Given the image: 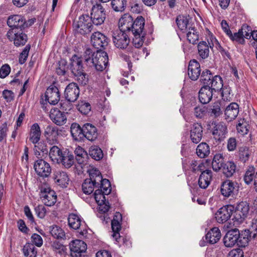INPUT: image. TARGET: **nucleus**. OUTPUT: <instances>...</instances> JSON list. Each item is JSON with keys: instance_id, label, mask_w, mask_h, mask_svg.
Here are the masks:
<instances>
[{"instance_id": "f257e3e1", "label": "nucleus", "mask_w": 257, "mask_h": 257, "mask_svg": "<svg viewBox=\"0 0 257 257\" xmlns=\"http://www.w3.org/2000/svg\"><path fill=\"white\" fill-rule=\"evenodd\" d=\"M89 178L86 179L82 185V189L86 194H91L95 189L101 190V193L109 194L111 191L109 181L102 179L100 172L96 168L89 170Z\"/></svg>"}, {"instance_id": "f03ea898", "label": "nucleus", "mask_w": 257, "mask_h": 257, "mask_svg": "<svg viewBox=\"0 0 257 257\" xmlns=\"http://www.w3.org/2000/svg\"><path fill=\"white\" fill-rule=\"evenodd\" d=\"M133 26L130 35L132 34L133 38V43L137 48H139L143 45L146 32L144 30L145 23V19L142 16L138 17L135 20L133 21Z\"/></svg>"}, {"instance_id": "7ed1b4c3", "label": "nucleus", "mask_w": 257, "mask_h": 257, "mask_svg": "<svg viewBox=\"0 0 257 257\" xmlns=\"http://www.w3.org/2000/svg\"><path fill=\"white\" fill-rule=\"evenodd\" d=\"M71 60V70L72 73L76 77L77 80L79 83L82 84H86L87 80L86 77V74L83 70L82 60L80 58L74 55Z\"/></svg>"}, {"instance_id": "20e7f679", "label": "nucleus", "mask_w": 257, "mask_h": 257, "mask_svg": "<svg viewBox=\"0 0 257 257\" xmlns=\"http://www.w3.org/2000/svg\"><path fill=\"white\" fill-rule=\"evenodd\" d=\"M91 18L88 15H83L79 18L77 23L74 25L77 33L82 35L89 34L93 30V25Z\"/></svg>"}, {"instance_id": "39448f33", "label": "nucleus", "mask_w": 257, "mask_h": 257, "mask_svg": "<svg viewBox=\"0 0 257 257\" xmlns=\"http://www.w3.org/2000/svg\"><path fill=\"white\" fill-rule=\"evenodd\" d=\"M68 225L70 228L78 230L80 234L84 235L87 233L86 224L80 216L75 213H71L68 216Z\"/></svg>"}, {"instance_id": "423d86ee", "label": "nucleus", "mask_w": 257, "mask_h": 257, "mask_svg": "<svg viewBox=\"0 0 257 257\" xmlns=\"http://www.w3.org/2000/svg\"><path fill=\"white\" fill-rule=\"evenodd\" d=\"M71 257H85L86 254L87 244L81 240L76 239L69 244Z\"/></svg>"}, {"instance_id": "0eeeda50", "label": "nucleus", "mask_w": 257, "mask_h": 257, "mask_svg": "<svg viewBox=\"0 0 257 257\" xmlns=\"http://www.w3.org/2000/svg\"><path fill=\"white\" fill-rule=\"evenodd\" d=\"M249 210V204L246 201L239 202L234 209L233 218L234 221L241 223L246 218L248 214Z\"/></svg>"}, {"instance_id": "6e6552de", "label": "nucleus", "mask_w": 257, "mask_h": 257, "mask_svg": "<svg viewBox=\"0 0 257 257\" xmlns=\"http://www.w3.org/2000/svg\"><path fill=\"white\" fill-rule=\"evenodd\" d=\"M130 34L115 30L113 33V42L116 47L120 49H125L130 42Z\"/></svg>"}, {"instance_id": "1a4fd4ad", "label": "nucleus", "mask_w": 257, "mask_h": 257, "mask_svg": "<svg viewBox=\"0 0 257 257\" xmlns=\"http://www.w3.org/2000/svg\"><path fill=\"white\" fill-rule=\"evenodd\" d=\"M93 25L99 26L102 24L106 18L104 9L101 4L94 5L91 9V16Z\"/></svg>"}, {"instance_id": "9d476101", "label": "nucleus", "mask_w": 257, "mask_h": 257, "mask_svg": "<svg viewBox=\"0 0 257 257\" xmlns=\"http://www.w3.org/2000/svg\"><path fill=\"white\" fill-rule=\"evenodd\" d=\"M239 186L236 182L228 180L224 181L221 186V194L225 197H234L237 194Z\"/></svg>"}, {"instance_id": "9b49d317", "label": "nucleus", "mask_w": 257, "mask_h": 257, "mask_svg": "<svg viewBox=\"0 0 257 257\" xmlns=\"http://www.w3.org/2000/svg\"><path fill=\"white\" fill-rule=\"evenodd\" d=\"M7 36L11 41H14V45L17 47L24 46L28 40V37L26 34L22 31H17L16 29L9 30Z\"/></svg>"}, {"instance_id": "f8f14e48", "label": "nucleus", "mask_w": 257, "mask_h": 257, "mask_svg": "<svg viewBox=\"0 0 257 257\" xmlns=\"http://www.w3.org/2000/svg\"><path fill=\"white\" fill-rule=\"evenodd\" d=\"M108 63L107 54L102 51H96L95 57H94V65L90 68H94L97 71H102L107 67Z\"/></svg>"}, {"instance_id": "ddd939ff", "label": "nucleus", "mask_w": 257, "mask_h": 257, "mask_svg": "<svg viewBox=\"0 0 257 257\" xmlns=\"http://www.w3.org/2000/svg\"><path fill=\"white\" fill-rule=\"evenodd\" d=\"M212 124L211 131L214 138L219 142L223 141L227 133L226 125L223 122H213Z\"/></svg>"}, {"instance_id": "4468645a", "label": "nucleus", "mask_w": 257, "mask_h": 257, "mask_svg": "<svg viewBox=\"0 0 257 257\" xmlns=\"http://www.w3.org/2000/svg\"><path fill=\"white\" fill-rule=\"evenodd\" d=\"M234 211V206L228 205L222 207L215 213V218L217 222L223 223L231 216Z\"/></svg>"}, {"instance_id": "2eb2a0df", "label": "nucleus", "mask_w": 257, "mask_h": 257, "mask_svg": "<svg viewBox=\"0 0 257 257\" xmlns=\"http://www.w3.org/2000/svg\"><path fill=\"white\" fill-rule=\"evenodd\" d=\"M40 197L44 204L48 206L54 205L57 201L55 192L49 187L42 188Z\"/></svg>"}, {"instance_id": "dca6fc26", "label": "nucleus", "mask_w": 257, "mask_h": 257, "mask_svg": "<svg viewBox=\"0 0 257 257\" xmlns=\"http://www.w3.org/2000/svg\"><path fill=\"white\" fill-rule=\"evenodd\" d=\"M34 168L37 174L42 177H47L51 172L50 164L43 159L36 161Z\"/></svg>"}, {"instance_id": "f3484780", "label": "nucleus", "mask_w": 257, "mask_h": 257, "mask_svg": "<svg viewBox=\"0 0 257 257\" xmlns=\"http://www.w3.org/2000/svg\"><path fill=\"white\" fill-rule=\"evenodd\" d=\"M90 41L94 48L99 50L104 48L108 44L107 38L99 32H94L91 35Z\"/></svg>"}, {"instance_id": "a211bd4d", "label": "nucleus", "mask_w": 257, "mask_h": 257, "mask_svg": "<svg viewBox=\"0 0 257 257\" xmlns=\"http://www.w3.org/2000/svg\"><path fill=\"white\" fill-rule=\"evenodd\" d=\"M103 192L101 193V190H95L94 193V198L97 203L98 207V210L100 213H104L107 212L110 208L108 201H106L105 195Z\"/></svg>"}, {"instance_id": "6ab92c4d", "label": "nucleus", "mask_w": 257, "mask_h": 257, "mask_svg": "<svg viewBox=\"0 0 257 257\" xmlns=\"http://www.w3.org/2000/svg\"><path fill=\"white\" fill-rule=\"evenodd\" d=\"M134 19L128 14L123 15L120 19L118 22V31L123 33L130 34V32L132 28Z\"/></svg>"}, {"instance_id": "aec40b11", "label": "nucleus", "mask_w": 257, "mask_h": 257, "mask_svg": "<svg viewBox=\"0 0 257 257\" xmlns=\"http://www.w3.org/2000/svg\"><path fill=\"white\" fill-rule=\"evenodd\" d=\"M45 97V100L50 104H56L60 100V97L58 88L55 86L51 85L47 89Z\"/></svg>"}, {"instance_id": "412c9836", "label": "nucleus", "mask_w": 257, "mask_h": 257, "mask_svg": "<svg viewBox=\"0 0 257 257\" xmlns=\"http://www.w3.org/2000/svg\"><path fill=\"white\" fill-rule=\"evenodd\" d=\"M79 88L75 83L69 84L65 88L64 95L66 99L69 102L75 101L79 95Z\"/></svg>"}, {"instance_id": "4be33fe9", "label": "nucleus", "mask_w": 257, "mask_h": 257, "mask_svg": "<svg viewBox=\"0 0 257 257\" xmlns=\"http://www.w3.org/2000/svg\"><path fill=\"white\" fill-rule=\"evenodd\" d=\"M8 25L12 29H16L17 31H22L24 30L25 18L21 15H14L10 16L7 21Z\"/></svg>"}, {"instance_id": "5701e85b", "label": "nucleus", "mask_w": 257, "mask_h": 257, "mask_svg": "<svg viewBox=\"0 0 257 257\" xmlns=\"http://www.w3.org/2000/svg\"><path fill=\"white\" fill-rule=\"evenodd\" d=\"M201 68L199 63L195 59L190 61L188 68V74L192 80H196L200 75Z\"/></svg>"}, {"instance_id": "b1692460", "label": "nucleus", "mask_w": 257, "mask_h": 257, "mask_svg": "<svg viewBox=\"0 0 257 257\" xmlns=\"http://www.w3.org/2000/svg\"><path fill=\"white\" fill-rule=\"evenodd\" d=\"M239 111V105L237 103H230L224 109L225 119L228 121L234 120L237 116Z\"/></svg>"}, {"instance_id": "393cba45", "label": "nucleus", "mask_w": 257, "mask_h": 257, "mask_svg": "<svg viewBox=\"0 0 257 257\" xmlns=\"http://www.w3.org/2000/svg\"><path fill=\"white\" fill-rule=\"evenodd\" d=\"M51 120L57 125H62L67 121L66 115L58 108L52 109L49 114Z\"/></svg>"}, {"instance_id": "a878e982", "label": "nucleus", "mask_w": 257, "mask_h": 257, "mask_svg": "<svg viewBox=\"0 0 257 257\" xmlns=\"http://www.w3.org/2000/svg\"><path fill=\"white\" fill-rule=\"evenodd\" d=\"M239 237V230L237 229L228 231L223 238V242L225 246L232 247L237 243Z\"/></svg>"}, {"instance_id": "bb28decb", "label": "nucleus", "mask_w": 257, "mask_h": 257, "mask_svg": "<svg viewBox=\"0 0 257 257\" xmlns=\"http://www.w3.org/2000/svg\"><path fill=\"white\" fill-rule=\"evenodd\" d=\"M203 136V127L198 123H194L191 126L190 137L192 143L198 144L200 142Z\"/></svg>"}, {"instance_id": "cd10ccee", "label": "nucleus", "mask_w": 257, "mask_h": 257, "mask_svg": "<svg viewBox=\"0 0 257 257\" xmlns=\"http://www.w3.org/2000/svg\"><path fill=\"white\" fill-rule=\"evenodd\" d=\"M44 135L49 144L54 145L58 143L59 132L57 127L47 126L44 132Z\"/></svg>"}, {"instance_id": "c85d7f7f", "label": "nucleus", "mask_w": 257, "mask_h": 257, "mask_svg": "<svg viewBox=\"0 0 257 257\" xmlns=\"http://www.w3.org/2000/svg\"><path fill=\"white\" fill-rule=\"evenodd\" d=\"M57 163L61 164L67 169L71 168L74 163V157L72 152L68 150L63 151V154Z\"/></svg>"}, {"instance_id": "c756f323", "label": "nucleus", "mask_w": 257, "mask_h": 257, "mask_svg": "<svg viewBox=\"0 0 257 257\" xmlns=\"http://www.w3.org/2000/svg\"><path fill=\"white\" fill-rule=\"evenodd\" d=\"M97 130L94 125L89 123L83 125V137H85L88 140L93 141L97 138Z\"/></svg>"}, {"instance_id": "7c9ffc66", "label": "nucleus", "mask_w": 257, "mask_h": 257, "mask_svg": "<svg viewBox=\"0 0 257 257\" xmlns=\"http://www.w3.org/2000/svg\"><path fill=\"white\" fill-rule=\"evenodd\" d=\"M213 91L210 86L204 85L199 92V99L202 104L209 103L212 98Z\"/></svg>"}, {"instance_id": "2f4dec72", "label": "nucleus", "mask_w": 257, "mask_h": 257, "mask_svg": "<svg viewBox=\"0 0 257 257\" xmlns=\"http://www.w3.org/2000/svg\"><path fill=\"white\" fill-rule=\"evenodd\" d=\"M41 136L40 127L38 123L32 125L29 132V139L32 144H37L40 141Z\"/></svg>"}, {"instance_id": "473e14b6", "label": "nucleus", "mask_w": 257, "mask_h": 257, "mask_svg": "<svg viewBox=\"0 0 257 257\" xmlns=\"http://www.w3.org/2000/svg\"><path fill=\"white\" fill-rule=\"evenodd\" d=\"M55 182L62 188L67 187L69 178L67 174L63 171H58L54 175Z\"/></svg>"}, {"instance_id": "72a5a7b5", "label": "nucleus", "mask_w": 257, "mask_h": 257, "mask_svg": "<svg viewBox=\"0 0 257 257\" xmlns=\"http://www.w3.org/2000/svg\"><path fill=\"white\" fill-rule=\"evenodd\" d=\"M221 236V232L219 228L213 227L206 234L205 240L206 242L209 244H215L219 241Z\"/></svg>"}, {"instance_id": "f704fd0d", "label": "nucleus", "mask_w": 257, "mask_h": 257, "mask_svg": "<svg viewBox=\"0 0 257 257\" xmlns=\"http://www.w3.org/2000/svg\"><path fill=\"white\" fill-rule=\"evenodd\" d=\"M212 171L206 170L203 171L200 175L198 180V184L200 188L205 189L210 184L212 180Z\"/></svg>"}, {"instance_id": "c9c22d12", "label": "nucleus", "mask_w": 257, "mask_h": 257, "mask_svg": "<svg viewBox=\"0 0 257 257\" xmlns=\"http://www.w3.org/2000/svg\"><path fill=\"white\" fill-rule=\"evenodd\" d=\"M96 52L93 51L91 48H85L82 58L84 63L89 67L94 65V57H95Z\"/></svg>"}, {"instance_id": "e433bc0d", "label": "nucleus", "mask_w": 257, "mask_h": 257, "mask_svg": "<svg viewBox=\"0 0 257 257\" xmlns=\"http://www.w3.org/2000/svg\"><path fill=\"white\" fill-rule=\"evenodd\" d=\"M222 102L216 101L209 106L207 111L210 116L217 117L222 114Z\"/></svg>"}, {"instance_id": "4c0bfd02", "label": "nucleus", "mask_w": 257, "mask_h": 257, "mask_svg": "<svg viewBox=\"0 0 257 257\" xmlns=\"http://www.w3.org/2000/svg\"><path fill=\"white\" fill-rule=\"evenodd\" d=\"M209 48H211V46L205 41H201L198 43L197 46L198 54L201 59H205L209 57Z\"/></svg>"}, {"instance_id": "58836bf2", "label": "nucleus", "mask_w": 257, "mask_h": 257, "mask_svg": "<svg viewBox=\"0 0 257 257\" xmlns=\"http://www.w3.org/2000/svg\"><path fill=\"white\" fill-rule=\"evenodd\" d=\"M251 233L249 230H244L241 233L239 232V237L237 239V244L241 247H245L248 244L251 238Z\"/></svg>"}, {"instance_id": "ea45409f", "label": "nucleus", "mask_w": 257, "mask_h": 257, "mask_svg": "<svg viewBox=\"0 0 257 257\" xmlns=\"http://www.w3.org/2000/svg\"><path fill=\"white\" fill-rule=\"evenodd\" d=\"M236 170V166L235 163L232 161H228L225 163L221 170L224 176L229 178L233 175Z\"/></svg>"}, {"instance_id": "a19ab883", "label": "nucleus", "mask_w": 257, "mask_h": 257, "mask_svg": "<svg viewBox=\"0 0 257 257\" xmlns=\"http://www.w3.org/2000/svg\"><path fill=\"white\" fill-rule=\"evenodd\" d=\"M35 145L34 147V153L38 158L42 157L44 155H47L48 153L47 145L43 142H38Z\"/></svg>"}, {"instance_id": "79ce46f5", "label": "nucleus", "mask_w": 257, "mask_h": 257, "mask_svg": "<svg viewBox=\"0 0 257 257\" xmlns=\"http://www.w3.org/2000/svg\"><path fill=\"white\" fill-rule=\"evenodd\" d=\"M70 131L75 140L78 141L83 138V126L81 128L78 123H73L71 125Z\"/></svg>"}, {"instance_id": "37998d69", "label": "nucleus", "mask_w": 257, "mask_h": 257, "mask_svg": "<svg viewBox=\"0 0 257 257\" xmlns=\"http://www.w3.org/2000/svg\"><path fill=\"white\" fill-rule=\"evenodd\" d=\"M49 231L51 235L56 239H64L65 238V231L57 225L50 226Z\"/></svg>"}, {"instance_id": "c03bdc74", "label": "nucleus", "mask_w": 257, "mask_h": 257, "mask_svg": "<svg viewBox=\"0 0 257 257\" xmlns=\"http://www.w3.org/2000/svg\"><path fill=\"white\" fill-rule=\"evenodd\" d=\"M255 169L253 166H248L243 177L244 182L247 185L250 184L255 177Z\"/></svg>"}, {"instance_id": "a18cd8bd", "label": "nucleus", "mask_w": 257, "mask_h": 257, "mask_svg": "<svg viewBox=\"0 0 257 257\" xmlns=\"http://www.w3.org/2000/svg\"><path fill=\"white\" fill-rule=\"evenodd\" d=\"M186 32V37L189 42L192 44H196L199 40V35L197 30L194 27H189Z\"/></svg>"}, {"instance_id": "49530a36", "label": "nucleus", "mask_w": 257, "mask_h": 257, "mask_svg": "<svg viewBox=\"0 0 257 257\" xmlns=\"http://www.w3.org/2000/svg\"><path fill=\"white\" fill-rule=\"evenodd\" d=\"M196 154L200 158H204L210 154L209 146L206 143H200L197 147Z\"/></svg>"}, {"instance_id": "de8ad7c7", "label": "nucleus", "mask_w": 257, "mask_h": 257, "mask_svg": "<svg viewBox=\"0 0 257 257\" xmlns=\"http://www.w3.org/2000/svg\"><path fill=\"white\" fill-rule=\"evenodd\" d=\"M225 163L224 159L221 154H216L214 156L212 162V167L214 171L217 172L221 170Z\"/></svg>"}, {"instance_id": "09e8293b", "label": "nucleus", "mask_w": 257, "mask_h": 257, "mask_svg": "<svg viewBox=\"0 0 257 257\" xmlns=\"http://www.w3.org/2000/svg\"><path fill=\"white\" fill-rule=\"evenodd\" d=\"M63 154V151L58 147L54 146L50 148L49 157L53 162L57 163Z\"/></svg>"}, {"instance_id": "8fccbe9b", "label": "nucleus", "mask_w": 257, "mask_h": 257, "mask_svg": "<svg viewBox=\"0 0 257 257\" xmlns=\"http://www.w3.org/2000/svg\"><path fill=\"white\" fill-rule=\"evenodd\" d=\"M176 23L179 29L183 32H186L190 27L188 18L185 16H179L177 17Z\"/></svg>"}, {"instance_id": "3c124183", "label": "nucleus", "mask_w": 257, "mask_h": 257, "mask_svg": "<svg viewBox=\"0 0 257 257\" xmlns=\"http://www.w3.org/2000/svg\"><path fill=\"white\" fill-rule=\"evenodd\" d=\"M89 154L92 159L96 161L101 160L103 157L102 151L97 146H92L89 148Z\"/></svg>"}, {"instance_id": "603ef678", "label": "nucleus", "mask_w": 257, "mask_h": 257, "mask_svg": "<svg viewBox=\"0 0 257 257\" xmlns=\"http://www.w3.org/2000/svg\"><path fill=\"white\" fill-rule=\"evenodd\" d=\"M23 253L26 257H36L37 251L34 245L31 243H26L23 248Z\"/></svg>"}, {"instance_id": "864d4df0", "label": "nucleus", "mask_w": 257, "mask_h": 257, "mask_svg": "<svg viewBox=\"0 0 257 257\" xmlns=\"http://www.w3.org/2000/svg\"><path fill=\"white\" fill-rule=\"evenodd\" d=\"M210 88L215 91H218L222 88L223 81L221 77L216 75L212 78L210 82Z\"/></svg>"}, {"instance_id": "5fc2aeb1", "label": "nucleus", "mask_w": 257, "mask_h": 257, "mask_svg": "<svg viewBox=\"0 0 257 257\" xmlns=\"http://www.w3.org/2000/svg\"><path fill=\"white\" fill-rule=\"evenodd\" d=\"M75 159L79 164H83L87 156V154L83 148L77 147L75 150Z\"/></svg>"}, {"instance_id": "6e6d98bb", "label": "nucleus", "mask_w": 257, "mask_h": 257, "mask_svg": "<svg viewBox=\"0 0 257 257\" xmlns=\"http://www.w3.org/2000/svg\"><path fill=\"white\" fill-rule=\"evenodd\" d=\"M249 125L244 119H240L236 125L237 133L241 135H244L248 132Z\"/></svg>"}, {"instance_id": "4d7b16f0", "label": "nucleus", "mask_w": 257, "mask_h": 257, "mask_svg": "<svg viewBox=\"0 0 257 257\" xmlns=\"http://www.w3.org/2000/svg\"><path fill=\"white\" fill-rule=\"evenodd\" d=\"M68 69L67 62L65 59H61L57 63L56 72L59 75H64Z\"/></svg>"}, {"instance_id": "13d9d810", "label": "nucleus", "mask_w": 257, "mask_h": 257, "mask_svg": "<svg viewBox=\"0 0 257 257\" xmlns=\"http://www.w3.org/2000/svg\"><path fill=\"white\" fill-rule=\"evenodd\" d=\"M126 0H112V8L116 12H123L126 7Z\"/></svg>"}, {"instance_id": "bf43d9fd", "label": "nucleus", "mask_w": 257, "mask_h": 257, "mask_svg": "<svg viewBox=\"0 0 257 257\" xmlns=\"http://www.w3.org/2000/svg\"><path fill=\"white\" fill-rule=\"evenodd\" d=\"M251 154V151L246 146H242L239 149V157L243 163L247 161Z\"/></svg>"}, {"instance_id": "052dcab7", "label": "nucleus", "mask_w": 257, "mask_h": 257, "mask_svg": "<svg viewBox=\"0 0 257 257\" xmlns=\"http://www.w3.org/2000/svg\"><path fill=\"white\" fill-rule=\"evenodd\" d=\"M111 228L113 233L112 237L117 242H119L118 239H120V235L119 234V230L121 228V223L120 222L117 221L112 220L111 221Z\"/></svg>"}, {"instance_id": "680f3d73", "label": "nucleus", "mask_w": 257, "mask_h": 257, "mask_svg": "<svg viewBox=\"0 0 257 257\" xmlns=\"http://www.w3.org/2000/svg\"><path fill=\"white\" fill-rule=\"evenodd\" d=\"M212 78L213 76L210 71L206 69L202 72L200 76V81L204 85L210 86Z\"/></svg>"}, {"instance_id": "e2e57ef3", "label": "nucleus", "mask_w": 257, "mask_h": 257, "mask_svg": "<svg viewBox=\"0 0 257 257\" xmlns=\"http://www.w3.org/2000/svg\"><path fill=\"white\" fill-rule=\"evenodd\" d=\"M52 248L56 253L60 255H65L66 253L67 248L65 246L59 241H55L52 244Z\"/></svg>"}, {"instance_id": "0e129e2a", "label": "nucleus", "mask_w": 257, "mask_h": 257, "mask_svg": "<svg viewBox=\"0 0 257 257\" xmlns=\"http://www.w3.org/2000/svg\"><path fill=\"white\" fill-rule=\"evenodd\" d=\"M228 36L229 37L230 40L232 41H235L239 44H243L244 43L245 40L242 37V34L241 32L240 29L237 33H234L233 34L231 32Z\"/></svg>"}, {"instance_id": "69168bd1", "label": "nucleus", "mask_w": 257, "mask_h": 257, "mask_svg": "<svg viewBox=\"0 0 257 257\" xmlns=\"http://www.w3.org/2000/svg\"><path fill=\"white\" fill-rule=\"evenodd\" d=\"M91 108L90 104L85 101H81L78 104L79 111L84 114H87L91 110Z\"/></svg>"}, {"instance_id": "338daca9", "label": "nucleus", "mask_w": 257, "mask_h": 257, "mask_svg": "<svg viewBox=\"0 0 257 257\" xmlns=\"http://www.w3.org/2000/svg\"><path fill=\"white\" fill-rule=\"evenodd\" d=\"M240 30L242 34V37L243 38H245L247 39L250 38L251 36V33L253 31L250 26L246 24L243 25Z\"/></svg>"}, {"instance_id": "774afa93", "label": "nucleus", "mask_w": 257, "mask_h": 257, "mask_svg": "<svg viewBox=\"0 0 257 257\" xmlns=\"http://www.w3.org/2000/svg\"><path fill=\"white\" fill-rule=\"evenodd\" d=\"M11 67L7 64L3 65L0 68V78H5L11 72Z\"/></svg>"}]
</instances>
